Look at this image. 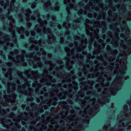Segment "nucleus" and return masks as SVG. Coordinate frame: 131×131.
Wrapping results in <instances>:
<instances>
[{"mask_svg":"<svg viewBox=\"0 0 131 131\" xmlns=\"http://www.w3.org/2000/svg\"><path fill=\"white\" fill-rule=\"evenodd\" d=\"M23 80L26 83L24 84L23 86L19 85L18 86V89H21V93L25 95L31 96V94L32 92V90L31 88H29L30 85L27 82V79L26 78H24Z\"/></svg>","mask_w":131,"mask_h":131,"instance_id":"obj_2","label":"nucleus"},{"mask_svg":"<svg viewBox=\"0 0 131 131\" xmlns=\"http://www.w3.org/2000/svg\"><path fill=\"white\" fill-rule=\"evenodd\" d=\"M37 21L39 23L41 27H43V31L44 33H47L49 34H50L51 33L50 30L48 28L47 29V31L46 30L45 26L44 25H46L47 24V22L46 20H44L43 21H42L40 19H38Z\"/></svg>","mask_w":131,"mask_h":131,"instance_id":"obj_4","label":"nucleus"},{"mask_svg":"<svg viewBox=\"0 0 131 131\" xmlns=\"http://www.w3.org/2000/svg\"><path fill=\"white\" fill-rule=\"evenodd\" d=\"M70 2V0H64V4H66L68 3H69Z\"/></svg>","mask_w":131,"mask_h":131,"instance_id":"obj_45","label":"nucleus"},{"mask_svg":"<svg viewBox=\"0 0 131 131\" xmlns=\"http://www.w3.org/2000/svg\"><path fill=\"white\" fill-rule=\"evenodd\" d=\"M74 45H75V48L76 49H77V50L78 52H80L81 51L82 49H84L86 47L85 45L83 47L82 46H81V45L80 47L78 48L77 47L78 43L77 42H74Z\"/></svg>","mask_w":131,"mask_h":131,"instance_id":"obj_14","label":"nucleus"},{"mask_svg":"<svg viewBox=\"0 0 131 131\" xmlns=\"http://www.w3.org/2000/svg\"><path fill=\"white\" fill-rule=\"evenodd\" d=\"M33 53H30V54H27L25 55V56L26 58H33L34 59L36 60H39L40 59V58L37 57L36 56L33 57Z\"/></svg>","mask_w":131,"mask_h":131,"instance_id":"obj_16","label":"nucleus"},{"mask_svg":"<svg viewBox=\"0 0 131 131\" xmlns=\"http://www.w3.org/2000/svg\"><path fill=\"white\" fill-rule=\"evenodd\" d=\"M74 38L75 39H77L78 40H79L80 39V37L79 36H77L76 35L74 36Z\"/></svg>","mask_w":131,"mask_h":131,"instance_id":"obj_47","label":"nucleus"},{"mask_svg":"<svg viewBox=\"0 0 131 131\" xmlns=\"http://www.w3.org/2000/svg\"><path fill=\"white\" fill-rule=\"evenodd\" d=\"M64 39L63 37H61L60 38V42L61 43H63L64 42Z\"/></svg>","mask_w":131,"mask_h":131,"instance_id":"obj_50","label":"nucleus"},{"mask_svg":"<svg viewBox=\"0 0 131 131\" xmlns=\"http://www.w3.org/2000/svg\"><path fill=\"white\" fill-rule=\"evenodd\" d=\"M9 26H10L12 27V28H9L8 29L9 31L10 32H12V37L13 38H15L16 37V35L15 34V31L14 30L12 31V28L13 27V25L12 23L11 22L10 23Z\"/></svg>","mask_w":131,"mask_h":131,"instance_id":"obj_15","label":"nucleus"},{"mask_svg":"<svg viewBox=\"0 0 131 131\" xmlns=\"http://www.w3.org/2000/svg\"><path fill=\"white\" fill-rule=\"evenodd\" d=\"M56 40L55 37L52 34H51L50 35H48V43H52L53 42H55Z\"/></svg>","mask_w":131,"mask_h":131,"instance_id":"obj_8","label":"nucleus"},{"mask_svg":"<svg viewBox=\"0 0 131 131\" xmlns=\"http://www.w3.org/2000/svg\"><path fill=\"white\" fill-rule=\"evenodd\" d=\"M7 2L6 3V5L4 6V8L5 9L6 8V6H8L9 4V2L8 1V0H6Z\"/></svg>","mask_w":131,"mask_h":131,"instance_id":"obj_43","label":"nucleus"},{"mask_svg":"<svg viewBox=\"0 0 131 131\" xmlns=\"http://www.w3.org/2000/svg\"><path fill=\"white\" fill-rule=\"evenodd\" d=\"M14 53L15 54H18V51L17 50H14Z\"/></svg>","mask_w":131,"mask_h":131,"instance_id":"obj_63","label":"nucleus"},{"mask_svg":"<svg viewBox=\"0 0 131 131\" xmlns=\"http://www.w3.org/2000/svg\"><path fill=\"white\" fill-rule=\"evenodd\" d=\"M117 51L116 50H113L112 52V54L113 55V57H110L108 59V61L110 62L111 61H113L115 59V56L117 53Z\"/></svg>","mask_w":131,"mask_h":131,"instance_id":"obj_10","label":"nucleus"},{"mask_svg":"<svg viewBox=\"0 0 131 131\" xmlns=\"http://www.w3.org/2000/svg\"><path fill=\"white\" fill-rule=\"evenodd\" d=\"M94 26L97 27H100L101 26L100 23L99 21H95L94 23Z\"/></svg>","mask_w":131,"mask_h":131,"instance_id":"obj_26","label":"nucleus"},{"mask_svg":"<svg viewBox=\"0 0 131 131\" xmlns=\"http://www.w3.org/2000/svg\"><path fill=\"white\" fill-rule=\"evenodd\" d=\"M37 85V87L38 88H40L41 87V85L37 83V81L35 82V83H34L32 84V87H35L36 86V85Z\"/></svg>","mask_w":131,"mask_h":131,"instance_id":"obj_24","label":"nucleus"},{"mask_svg":"<svg viewBox=\"0 0 131 131\" xmlns=\"http://www.w3.org/2000/svg\"><path fill=\"white\" fill-rule=\"evenodd\" d=\"M12 70L10 68L8 70V72L5 74V76L6 77L9 78V79L10 80H11L12 79V76H11V72Z\"/></svg>","mask_w":131,"mask_h":131,"instance_id":"obj_12","label":"nucleus"},{"mask_svg":"<svg viewBox=\"0 0 131 131\" xmlns=\"http://www.w3.org/2000/svg\"><path fill=\"white\" fill-rule=\"evenodd\" d=\"M94 76V75H91L90 74H89L88 76V77L89 78H93Z\"/></svg>","mask_w":131,"mask_h":131,"instance_id":"obj_48","label":"nucleus"},{"mask_svg":"<svg viewBox=\"0 0 131 131\" xmlns=\"http://www.w3.org/2000/svg\"><path fill=\"white\" fill-rule=\"evenodd\" d=\"M122 82V77H119L115 79L114 80L113 83L117 84H121V83Z\"/></svg>","mask_w":131,"mask_h":131,"instance_id":"obj_17","label":"nucleus"},{"mask_svg":"<svg viewBox=\"0 0 131 131\" xmlns=\"http://www.w3.org/2000/svg\"><path fill=\"white\" fill-rule=\"evenodd\" d=\"M66 10L68 12V14H70V13L69 11V8L68 7H67L66 8Z\"/></svg>","mask_w":131,"mask_h":131,"instance_id":"obj_60","label":"nucleus"},{"mask_svg":"<svg viewBox=\"0 0 131 131\" xmlns=\"http://www.w3.org/2000/svg\"><path fill=\"white\" fill-rule=\"evenodd\" d=\"M118 45V44L117 42H114L113 44V46L114 47H116Z\"/></svg>","mask_w":131,"mask_h":131,"instance_id":"obj_51","label":"nucleus"},{"mask_svg":"<svg viewBox=\"0 0 131 131\" xmlns=\"http://www.w3.org/2000/svg\"><path fill=\"white\" fill-rule=\"evenodd\" d=\"M61 86V84L59 83L58 84V85H55V84H53L52 85V86L53 87H54L55 86V88H58L59 87H60Z\"/></svg>","mask_w":131,"mask_h":131,"instance_id":"obj_33","label":"nucleus"},{"mask_svg":"<svg viewBox=\"0 0 131 131\" xmlns=\"http://www.w3.org/2000/svg\"><path fill=\"white\" fill-rule=\"evenodd\" d=\"M71 26L70 24H67L66 22H64L63 24V26L64 27H66L67 29H68V28L70 27Z\"/></svg>","mask_w":131,"mask_h":131,"instance_id":"obj_27","label":"nucleus"},{"mask_svg":"<svg viewBox=\"0 0 131 131\" xmlns=\"http://www.w3.org/2000/svg\"><path fill=\"white\" fill-rule=\"evenodd\" d=\"M35 29L38 32H40L41 31V29L40 28V26L39 25H36Z\"/></svg>","mask_w":131,"mask_h":131,"instance_id":"obj_25","label":"nucleus"},{"mask_svg":"<svg viewBox=\"0 0 131 131\" xmlns=\"http://www.w3.org/2000/svg\"><path fill=\"white\" fill-rule=\"evenodd\" d=\"M128 106L127 105H125L124 106V109L125 110H126L127 109Z\"/></svg>","mask_w":131,"mask_h":131,"instance_id":"obj_59","label":"nucleus"},{"mask_svg":"<svg viewBox=\"0 0 131 131\" xmlns=\"http://www.w3.org/2000/svg\"><path fill=\"white\" fill-rule=\"evenodd\" d=\"M32 24L31 23H27V26L28 27H30L31 25Z\"/></svg>","mask_w":131,"mask_h":131,"instance_id":"obj_58","label":"nucleus"},{"mask_svg":"<svg viewBox=\"0 0 131 131\" xmlns=\"http://www.w3.org/2000/svg\"><path fill=\"white\" fill-rule=\"evenodd\" d=\"M19 19L20 22H22L23 19L22 18V17L21 14H20L19 15Z\"/></svg>","mask_w":131,"mask_h":131,"instance_id":"obj_36","label":"nucleus"},{"mask_svg":"<svg viewBox=\"0 0 131 131\" xmlns=\"http://www.w3.org/2000/svg\"><path fill=\"white\" fill-rule=\"evenodd\" d=\"M26 17V19L28 21L29 19L30 15L31 13V12L29 9H27L23 12Z\"/></svg>","mask_w":131,"mask_h":131,"instance_id":"obj_9","label":"nucleus"},{"mask_svg":"<svg viewBox=\"0 0 131 131\" xmlns=\"http://www.w3.org/2000/svg\"><path fill=\"white\" fill-rule=\"evenodd\" d=\"M8 18L9 20H11V22L13 24L15 23V21L12 18V16H9L8 17Z\"/></svg>","mask_w":131,"mask_h":131,"instance_id":"obj_30","label":"nucleus"},{"mask_svg":"<svg viewBox=\"0 0 131 131\" xmlns=\"http://www.w3.org/2000/svg\"><path fill=\"white\" fill-rule=\"evenodd\" d=\"M24 30V28L22 26L20 28L17 27L16 29V31L19 34L23 33Z\"/></svg>","mask_w":131,"mask_h":131,"instance_id":"obj_20","label":"nucleus"},{"mask_svg":"<svg viewBox=\"0 0 131 131\" xmlns=\"http://www.w3.org/2000/svg\"><path fill=\"white\" fill-rule=\"evenodd\" d=\"M51 4L50 2L49 1H48L45 4L43 7L46 11H48V9L50 8L51 10H53V9L51 7Z\"/></svg>","mask_w":131,"mask_h":131,"instance_id":"obj_13","label":"nucleus"},{"mask_svg":"<svg viewBox=\"0 0 131 131\" xmlns=\"http://www.w3.org/2000/svg\"><path fill=\"white\" fill-rule=\"evenodd\" d=\"M36 3H32V5L31 6V7L32 8H35L36 7Z\"/></svg>","mask_w":131,"mask_h":131,"instance_id":"obj_35","label":"nucleus"},{"mask_svg":"<svg viewBox=\"0 0 131 131\" xmlns=\"http://www.w3.org/2000/svg\"><path fill=\"white\" fill-rule=\"evenodd\" d=\"M95 98H93L91 100V101L92 102V105H94L95 104Z\"/></svg>","mask_w":131,"mask_h":131,"instance_id":"obj_40","label":"nucleus"},{"mask_svg":"<svg viewBox=\"0 0 131 131\" xmlns=\"http://www.w3.org/2000/svg\"><path fill=\"white\" fill-rule=\"evenodd\" d=\"M85 26L86 28V29H89V25H88V24H87L86 23H85Z\"/></svg>","mask_w":131,"mask_h":131,"instance_id":"obj_55","label":"nucleus"},{"mask_svg":"<svg viewBox=\"0 0 131 131\" xmlns=\"http://www.w3.org/2000/svg\"><path fill=\"white\" fill-rule=\"evenodd\" d=\"M29 41L30 42H31V43H34L35 44H37V41L34 40L33 39L31 38H29Z\"/></svg>","mask_w":131,"mask_h":131,"instance_id":"obj_29","label":"nucleus"},{"mask_svg":"<svg viewBox=\"0 0 131 131\" xmlns=\"http://www.w3.org/2000/svg\"><path fill=\"white\" fill-rule=\"evenodd\" d=\"M52 100L51 99L49 101L47 102V104L49 106L51 105V103Z\"/></svg>","mask_w":131,"mask_h":131,"instance_id":"obj_52","label":"nucleus"},{"mask_svg":"<svg viewBox=\"0 0 131 131\" xmlns=\"http://www.w3.org/2000/svg\"><path fill=\"white\" fill-rule=\"evenodd\" d=\"M72 86V84H68V87L70 88V90L69 91V92H71L72 90H71V88Z\"/></svg>","mask_w":131,"mask_h":131,"instance_id":"obj_49","label":"nucleus"},{"mask_svg":"<svg viewBox=\"0 0 131 131\" xmlns=\"http://www.w3.org/2000/svg\"><path fill=\"white\" fill-rule=\"evenodd\" d=\"M15 2V0H12L11 1L10 4V8H12L14 7V3Z\"/></svg>","mask_w":131,"mask_h":131,"instance_id":"obj_28","label":"nucleus"},{"mask_svg":"<svg viewBox=\"0 0 131 131\" xmlns=\"http://www.w3.org/2000/svg\"><path fill=\"white\" fill-rule=\"evenodd\" d=\"M61 103L62 106H65L67 104V103L66 102L63 101H62Z\"/></svg>","mask_w":131,"mask_h":131,"instance_id":"obj_39","label":"nucleus"},{"mask_svg":"<svg viewBox=\"0 0 131 131\" xmlns=\"http://www.w3.org/2000/svg\"><path fill=\"white\" fill-rule=\"evenodd\" d=\"M10 55L8 56V59L10 60H12V61L15 63H18L20 61V60L22 62H24V56L23 55H18L16 56V60H15L14 59V58L12 56L14 55V52L13 51H11L9 53Z\"/></svg>","mask_w":131,"mask_h":131,"instance_id":"obj_3","label":"nucleus"},{"mask_svg":"<svg viewBox=\"0 0 131 131\" xmlns=\"http://www.w3.org/2000/svg\"><path fill=\"white\" fill-rule=\"evenodd\" d=\"M51 19L52 20H55L56 19V17L55 16H52Z\"/></svg>","mask_w":131,"mask_h":131,"instance_id":"obj_56","label":"nucleus"},{"mask_svg":"<svg viewBox=\"0 0 131 131\" xmlns=\"http://www.w3.org/2000/svg\"><path fill=\"white\" fill-rule=\"evenodd\" d=\"M58 91H59L58 89H56L54 91L51 92L50 93V95L52 96L56 95H57L58 94Z\"/></svg>","mask_w":131,"mask_h":131,"instance_id":"obj_21","label":"nucleus"},{"mask_svg":"<svg viewBox=\"0 0 131 131\" xmlns=\"http://www.w3.org/2000/svg\"><path fill=\"white\" fill-rule=\"evenodd\" d=\"M86 33L87 35H90L89 34V29H86Z\"/></svg>","mask_w":131,"mask_h":131,"instance_id":"obj_61","label":"nucleus"},{"mask_svg":"<svg viewBox=\"0 0 131 131\" xmlns=\"http://www.w3.org/2000/svg\"><path fill=\"white\" fill-rule=\"evenodd\" d=\"M34 13L35 14H36L37 15V17H38L40 16V15L39 14V12L38 10H36L34 12Z\"/></svg>","mask_w":131,"mask_h":131,"instance_id":"obj_38","label":"nucleus"},{"mask_svg":"<svg viewBox=\"0 0 131 131\" xmlns=\"http://www.w3.org/2000/svg\"><path fill=\"white\" fill-rule=\"evenodd\" d=\"M3 38L5 39V41H9L10 39L8 37V36L6 35H3Z\"/></svg>","mask_w":131,"mask_h":131,"instance_id":"obj_23","label":"nucleus"},{"mask_svg":"<svg viewBox=\"0 0 131 131\" xmlns=\"http://www.w3.org/2000/svg\"><path fill=\"white\" fill-rule=\"evenodd\" d=\"M114 26V25H110V28L111 29H114L115 26H114V27H113V26ZM114 26H115V25H114Z\"/></svg>","mask_w":131,"mask_h":131,"instance_id":"obj_46","label":"nucleus"},{"mask_svg":"<svg viewBox=\"0 0 131 131\" xmlns=\"http://www.w3.org/2000/svg\"><path fill=\"white\" fill-rule=\"evenodd\" d=\"M70 61V59H67V61L66 63V66L68 68V70H70L72 68V66H71L69 67V63Z\"/></svg>","mask_w":131,"mask_h":131,"instance_id":"obj_22","label":"nucleus"},{"mask_svg":"<svg viewBox=\"0 0 131 131\" xmlns=\"http://www.w3.org/2000/svg\"><path fill=\"white\" fill-rule=\"evenodd\" d=\"M65 51L67 52V55L68 56H70V55H73L74 52V50L72 49L70 51V48L68 47H66L65 48Z\"/></svg>","mask_w":131,"mask_h":131,"instance_id":"obj_11","label":"nucleus"},{"mask_svg":"<svg viewBox=\"0 0 131 131\" xmlns=\"http://www.w3.org/2000/svg\"><path fill=\"white\" fill-rule=\"evenodd\" d=\"M88 83L91 86L93 84V82L92 81H88Z\"/></svg>","mask_w":131,"mask_h":131,"instance_id":"obj_53","label":"nucleus"},{"mask_svg":"<svg viewBox=\"0 0 131 131\" xmlns=\"http://www.w3.org/2000/svg\"><path fill=\"white\" fill-rule=\"evenodd\" d=\"M67 92H64V95L63 96L61 97V96L62 95V94L61 93H59L58 95V96L60 98V99H64L66 97V95L67 94Z\"/></svg>","mask_w":131,"mask_h":131,"instance_id":"obj_19","label":"nucleus"},{"mask_svg":"<svg viewBox=\"0 0 131 131\" xmlns=\"http://www.w3.org/2000/svg\"><path fill=\"white\" fill-rule=\"evenodd\" d=\"M76 57L77 59H78L79 58H81V59H82L83 58V57L82 55H80V56H79V54H77L76 55Z\"/></svg>","mask_w":131,"mask_h":131,"instance_id":"obj_37","label":"nucleus"},{"mask_svg":"<svg viewBox=\"0 0 131 131\" xmlns=\"http://www.w3.org/2000/svg\"><path fill=\"white\" fill-rule=\"evenodd\" d=\"M18 75L21 78H23V77L22 76V73L20 71H18L17 72Z\"/></svg>","mask_w":131,"mask_h":131,"instance_id":"obj_31","label":"nucleus"},{"mask_svg":"<svg viewBox=\"0 0 131 131\" xmlns=\"http://www.w3.org/2000/svg\"><path fill=\"white\" fill-rule=\"evenodd\" d=\"M7 92L9 93L10 92V89L12 92H13L15 90V83H11L8 82L7 83Z\"/></svg>","mask_w":131,"mask_h":131,"instance_id":"obj_6","label":"nucleus"},{"mask_svg":"<svg viewBox=\"0 0 131 131\" xmlns=\"http://www.w3.org/2000/svg\"><path fill=\"white\" fill-rule=\"evenodd\" d=\"M50 26L51 27H53L54 26V24L52 23V21H51V22H50Z\"/></svg>","mask_w":131,"mask_h":131,"instance_id":"obj_64","label":"nucleus"},{"mask_svg":"<svg viewBox=\"0 0 131 131\" xmlns=\"http://www.w3.org/2000/svg\"><path fill=\"white\" fill-rule=\"evenodd\" d=\"M72 83L73 84L75 85L74 87L75 89V90L77 89H78V87L77 86V83L74 81H73L72 82Z\"/></svg>","mask_w":131,"mask_h":131,"instance_id":"obj_34","label":"nucleus"},{"mask_svg":"<svg viewBox=\"0 0 131 131\" xmlns=\"http://www.w3.org/2000/svg\"><path fill=\"white\" fill-rule=\"evenodd\" d=\"M105 14L106 13H105L104 12H103L102 13V18L104 20L105 19Z\"/></svg>","mask_w":131,"mask_h":131,"instance_id":"obj_41","label":"nucleus"},{"mask_svg":"<svg viewBox=\"0 0 131 131\" xmlns=\"http://www.w3.org/2000/svg\"><path fill=\"white\" fill-rule=\"evenodd\" d=\"M4 97L7 102L14 103L15 102V99L16 96L15 94H13L11 95H4Z\"/></svg>","mask_w":131,"mask_h":131,"instance_id":"obj_5","label":"nucleus"},{"mask_svg":"<svg viewBox=\"0 0 131 131\" xmlns=\"http://www.w3.org/2000/svg\"><path fill=\"white\" fill-rule=\"evenodd\" d=\"M45 63L46 64H48L50 65V71L52 70V68H54L55 66V64H52L51 62L50 61H45Z\"/></svg>","mask_w":131,"mask_h":131,"instance_id":"obj_18","label":"nucleus"},{"mask_svg":"<svg viewBox=\"0 0 131 131\" xmlns=\"http://www.w3.org/2000/svg\"><path fill=\"white\" fill-rule=\"evenodd\" d=\"M37 64L38 65V66L39 67H40L42 66V64L41 62L40 61L38 62L37 63Z\"/></svg>","mask_w":131,"mask_h":131,"instance_id":"obj_57","label":"nucleus"},{"mask_svg":"<svg viewBox=\"0 0 131 131\" xmlns=\"http://www.w3.org/2000/svg\"><path fill=\"white\" fill-rule=\"evenodd\" d=\"M83 10L82 9H80L79 11L78 12V13L79 15L82 14L83 13Z\"/></svg>","mask_w":131,"mask_h":131,"instance_id":"obj_42","label":"nucleus"},{"mask_svg":"<svg viewBox=\"0 0 131 131\" xmlns=\"http://www.w3.org/2000/svg\"><path fill=\"white\" fill-rule=\"evenodd\" d=\"M3 111L5 113H6V112H9L10 111V110L9 109L7 108L6 110V111H5L4 110H3Z\"/></svg>","mask_w":131,"mask_h":131,"instance_id":"obj_54","label":"nucleus"},{"mask_svg":"<svg viewBox=\"0 0 131 131\" xmlns=\"http://www.w3.org/2000/svg\"><path fill=\"white\" fill-rule=\"evenodd\" d=\"M24 73L27 77L29 78L31 77L30 73H31L32 75L36 79L37 77H40L43 76L44 77L40 80V82L41 83H43L45 84L48 85H50V82L52 81V77L50 75H47L48 73V72L46 69H45L44 70L43 75H38L37 71H31L30 70H26L25 71Z\"/></svg>","mask_w":131,"mask_h":131,"instance_id":"obj_1","label":"nucleus"},{"mask_svg":"<svg viewBox=\"0 0 131 131\" xmlns=\"http://www.w3.org/2000/svg\"><path fill=\"white\" fill-rule=\"evenodd\" d=\"M14 114L13 113H11L9 115V117L10 118H12L14 116Z\"/></svg>","mask_w":131,"mask_h":131,"instance_id":"obj_44","label":"nucleus"},{"mask_svg":"<svg viewBox=\"0 0 131 131\" xmlns=\"http://www.w3.org/2000/svg\"><path fill=\"white\" fill-rule=\"evenodd\" d=\"M104 77L109 81L111 79V77L108 76L106 74L104 75Z\"/></svg>","mask_w":131,"mask_h":131,"instance_id":"obj_32","label":"nucleus"},{"mask_svg":"<svg viewBox=\"0 0 131 131\" xmlns=\"http://www.w3.org/2000/svg\"><path fill=\"white\" fill-rule=\"evenodd\" d=\"M59 7L58 6H55L54 9L56 10H58L59 9Z\"/></svg>","mask_w":131,"mask_h":131,"instance_id":"obj_62","label":"nucleus"},{"mask_svg":"<svg viewBox=\"0 0 131 131\" xmlns=\"http://www.w3.org/2000/svg\"><path fill=\"white\" fill-rule=\"evenodd\" d=\"M104 80L105 79L104 78H102L101 77H100L99 79L97 80V81L100 82L101 85L103 87L105 86H107L109 85V82H107L106 84H104L103 83V82L104 81Z\"/></svg>","mask_w":131,"mask_h":131,"instance_id":"obj_7","label":"nucleus"}]
</instances>
